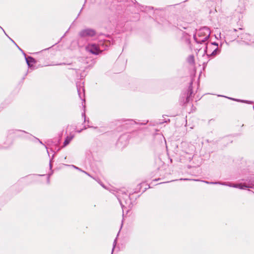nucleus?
<instances>
[{
  "instance_id": "f257e3e1",
  "label": "nucleus",
  "mask_w": 254,
  "mask_h": 254,
  "mask_svg": "<svg viewBox=\"0 0 254 254\" xmlns=\"http://www.w3.org/2000/svg\"><path fill=\"white\" fill-rule=\"evenodd\" d=\"M110 192L115 194L119 200L122 207H128L131 208L133 203L130 195H128L125 190L114 189L110 190Z\"/></svg>"
},
{
  "instance_id": "f03ea898",
  "label": "nucleus",
  "mask_w": 254,
  "mask_h": 254,
  "mask_svg": "<svg viewBox=\"0 0 254 254\" xmlns=\"http://www.w3.org/2000/svg\"><path fill=\"white\" fill-rule=\"evenodd\" d=\"M113 44V42L109 40H101L98 45L96 44H89L86 49L87 51L91 54L98 55L103 51L106 50Z\"/></svg>"
},
{
  "instance_id": "7ed1b4c3",
  "label": "nucleus",
  "mask_w": 254,
  "mask_h": 254,
  "mask_svg": "<svg viewBox=\"0 0 254 254\" xmlns=\"http://www.w3.org/2000/svg\"><path fill=\"white\" fill-rule=\"evenodd\" d=\"M210 30L208 27L204 26L200 28L197 33L198 37H203V39H196V34L193 35L195 42L198 44H202L206 42L210 37Z\"/></svg>"
},
{
  "instance_id": "20e7f679",
  "label": "nucleus",
  "mask_w": 254,
  "mask_h": 254,
  "mask_svg": "<svg viewBox=\"0 0 254 254\" xmlns=\"http://www.w3.org/2000/svg\"><path fill=\"white\" fill-rule=\"evenodd\" d=\"M96 35V31L92 28H86L81 30L78 36L81 38H92Z\"/></svg>"
},
{
  "instance_id": "39448f33",
  "label": "nucleus",
  "mask_w": 254,
  "mask_h": 254,
  "mask_svg": "<svg viewBox=\"0 0 254 254\" xmlns=\"http://www.w3.org/2000/svg\"><path fill=\"white\" fill-rule=\"evenodd\" d=\"M192 82H191L190 83L187 91L181 94V97L184 99L185 98V100L184 99L183 105H186L190 102V99L192 97Z\"/></svg>"
},
{
  "instance_id": "423d86ee",
  "label": "nucleus",
  "mask_w": 254,
  "mask_h": 254,
  "mask_svg": "<svg viewBox=\"0 0 254 254\" xmlns=\"http://www.w3.org/2000/svg\"><path fill=\"white\" fill-rule=\"evenodd\" d=\"M127 135H122L118 139L116 145L118 147L123 148L127 144Z\"/></svg>"
},
{
  "instance_id": "0eeeda50",
  "label": "nucleus",
  "mask_w": 254,
  "mask_h": 254,
  "mask_svg": "<svg viewBox=\"0 0 254 254\" xmlns=\"http://www.w3.org/2000/svg\"><path fill=\"white\" fill-rule=\"evenodd\" d=\"M76 87H77L78 96H79V98L83 101L82 102V103L83 102L85 103V100L84 98L85 90H84V87L82 85H78L77 84H76Z\"/></svg>"
},
{
  "instance_id": "6e6552de",
  "label": "nucleus",
  "mask_w": 254,
  "mask_h": 254,
  "mask_svg": "<svg viewBox=\"0 0 254 254\" xmlns=\"http://www.w3.org/2000/svg\"><path fill=\"white\" fill-rule=\"evenodd\" d=\"M227 186L231 187L239 188V189H241V190H245V189H246L247 188H251L249 185H247L246 184H234L233 185H232L231 184H227Z\"/></svg>"
},
{
  "instance_id": "1a4fd4ad",
  "label": "nucleus",
  "mask_w": 254,
  "mask_h": 254,
  "mask_svg": "<svg viewBox=\"0 0 254 254\" xmlns=\"http://www.w3.org/2000/svg\"><path fill=\"white\" fill-rule=\"evenodd\" d=\"M25 59V61L29 67H31L32 66V64H35L36 63V61L35 59L31 57V56H26L24 57Z\"/></svg>"
},
{
  "instance_id": "9d476101",
  "label": "nucleus",
  "mask_w": 254,
  "mask_h": 254,
  "mask_svg": "<svg viewBox=\"0 0 254 254\" xmlns=\"http://www.w3.org/2000/svg\"><path fill=\"white\" fill-rule=\"evenodd\" d=\"M127 122L128 123H127V124L130 125L131 126H134L135 125H146L148 122V121H147V122H144V123H137L133 120H129L127 121Z\"/></svg>"
},
{
  "instance_id": "9b49d317",
  "label": "nucleus",
  "mask_w": 254,
  "mask_h": 254,
  "mask_svg": "<svg viewBox=\"0 0 254 254\" xmlns=\"http://www.w3.org/2000/svg\"><path fill=\"white\" fill-rule=\"evenodd\" d=\"M73 138V135L67 136L64 142L63 147H65L66 146H67L70 143V142L71 141Z\"/></svg>"
},
{
  "instance_id": "f8f14e48",
  "label": "nucleus",
  "mask_w": 254,
  "mask_h": 254,
  "mask_svg": "<svg viewBox=\"0 0 254 254\" xmlns=\"http://www.w3.org/2000/svg\"><path fill=\"white\" fill-rule=\"evenodd\" d=\"M226 97L227 98V97ZM228 98H229V99H230L231 100H234V101H238V102H242V103H248V104H253V103H254L253 101H248V100L237 99H235V98H230V97H228Z\"/></svg>"
},
{
  "instance_id": "ddd939ff",
  "label": "nucleus",
  "mask_w": 254,
  "mask_h": 254,
  "mask_svg": "<svg viewBox=\"0 0 254 254\" xmlns=\"http://www.w3.org/2000/svg\"><path fill=\"white\" fill-rule=\"evenodd\" d=\"M203 182L207 184H215V185L219 184V185H223V186L227 185V183L226 182H223V183H221L220 182H208V181H204Z\"/></svg>"
},
{
  "instance_id": "4468645a",
  "label": "nucleus",
  "mask_w": 254,
  "mask_h": 254,
  "mask_svg": "<svg viewBox=\"0 0 254 254\" xmlns=\"http://www.w3.org/2000/svg\"><path fill=\"white\" fill-rule=\"evenodd\" d=\"M187 61L189 64H193L194 63V56L192 55H190L188 58Z\"/></svg>"
},
{
  "instance_id": "2eb2a0df",
  "label": "nucleus",
  "mask_w": 254,
  "mask_h": 254,
  "mask_svg": "<svg viewBox=\"0 0 254 254\" xmlns=\"http://www.w3.org/2000/svg\"><path fill=\"white\" fill-rule=\"evenodd\" d=\"M220 52V50L218 49V48H216L211 53V56H215L218 55Z\"/></svg>"
},
{
  "instance_id": "dca6fc26",
  "label": "nucleus",
  "mask_w": 254,
  "mask_h": 254,
  "mask_svg": "<svg viewBox=\"0 0 254 254\" xmlns=\"http://www.w3.org/2000/svg\"><path fill=\"white\" fill-rule=\"evenodd\" d=\"M16 131V130L14 129H9L6 132L7 136H8L11 134H14Z\"/></svg>"
},
{
  "instance_id": "f3484780",
  "label": "nucleus",
  "mask_w": 254,
  "mask_h": 254,
  "mask_svg": "<svg viewBox=\"0 0 254 254\" xmlns=\"http://www.w3.org/2000/svg\"><path fill=\"white\" fill-rule=\"evenodd\" d=\"M82 117L84 118V122H87L88 123H89V119H88L87 120H86V115H85V112H84L83 113H82Z\"/></svg>"
},
{
  "instance_id": "a211bd4d",
  "label": "nucleus",
  "mask_w": 254,
  "mask_h": 254,
  "mask_svg": "<svg viewBox=\"0 0 254 254\" xmlns=\"http://www.w3.org/2000/svg\"><path fill=\"white\" fill-rule=\"evenodd\" d=\"M233 37L232 39H233V40H235L237 38L241 37L240 34H233Z\"/></svg>"
},
{
  "instance_id": "6ab92c4d",
  "label": "nucleus",
  "mask_w": 254,
  "mask_h": 254,
  "mask_svg": "<svg viewBox=\"0 0 254 254\" xmlns=\"http://www.w3.org/2000/svg\"><path fill=\"white\" fill-rule=\"evenodd\" d=\"M72 167L73 168H74V169H75L76 170H78V171H80V172H82V171H83V170H82L81 169H80V168H79V167H76V166H74V165H72Z\"/></svg>"
},
{
  "instance_id": "aec40b11",
  "label": "nucleus",
  "mask_w": 254,
  "mask_h": 254,
  "mask_svg": "<svg viewBox=\"0 0 254 254\" xmlns=\"http://www.w3.org/2000/svg\"><path fill=\"white\" fill-rule=\"evenodd\" d=\"M16 46L22 53L24 56L26 57V54L24 53V52L17 44H16Z\"/></svg>"
},
{
  "instance_id": "412c9836",
  "label": "nucleus",
  "mask_w": 254,
  "mask_h": 254,
  "mask_svg": "<svg viewBox=\"0 0 254 254\" xmlns=\"http://www.w3.org/2000/svg\"><path fill=\"white\" fill-rule=\"evenodd\" d=\"M65 64L70 65V64H70V63H69V64H66V63H60V64H56V65H65Z\"/></svg>"
},
{
  "instance_id": "4be33fe9",
  "label": "nucleus",
  "mask_w": 254,
  "mask_h": 254,
  "mask_svg": "<svg viewBox=\"0 0 254 254\" xmlns=\"http://www.w3.org/2000/svg\"><path fill=\"white\" fill-rule=\"evenodd\" d=\"M238 31L237 29H235V28H234L232 30H230L229 31V32L231 33H232L233 32H236L237 31Z\"/></svg>"
},
{
  "instance_id": "5701e85b",
  "label": "nucleus",
  "mask_w": 254,
  "mask_h": 254,
  "mask_svg": "<svg viewBox=\"0 0 254 254\" xmlns=\"http://www.w3.org/2000/svg\"><path fill=\"white\" fill-rule=\"evenodd\" d=\"M211 44L212 45H215V46H218V44L217 42H212Z\"/></svg>"
},
{
  "instance_id": "b1692460",
  "label": "nucleus",
  "mask_w": 254,
  "mask_h": 254,
  "mask_svg": "<svg viewBox=\"0 0 254 254\" xmlns=\"http://www.w3.org/2000/svg\"><path fill=\"white\" fill-rule=\"evenodd\" d=\"M82 172H83L84 173H85V174H86L88 176H89L90 177H92V176L88 173H87V172H86L85 171H83Z\"/></svg>"
},
{
  "instance_id": "393cba45",
  "label": "nucleus",
  "mask_w": 254,
  "mask_h": 254,
  "mask_svg": "<svg viewBox=\"0 0 254 254\" xmlns=\"http://www.w3.org/2000/svg\"><path fill=\"white\" fill-rule=\"evenodd\" d=\"M5 35H6L8 37V38H9V39H10V40H11V41H12V42H13V43L15 45H16V44L15 43V42H14V41L12 39H11L9 37H8V36L6 35V33H5Z\"/></svg>"
},
{
  "instance_id": "a878e982",
  "label": "nucleus",
  "mask_w": 254,
  "mask_h": 254,
  "mask_svg": "<svg viewBox=\"0 0 254 254\" xmlns=\"http://www.w3.org/2000/svg\"><path fill=\"white\" fill-rule=\"evenodd\" d=\"M182 34H183V36L184 37H185L186 36H188V33H186V32H183Z\"/></svg>"
},
{
  "instance_id": "bb28decb",
  "label": "nucleus",
  "mask_w": 254,
  "mask_h": 254,
  "mask_svg": "<svg viewBox=\"0 0 254 254\" xmlns=\"http://www.w3.org/2000/svg\"><path fill=\"white\" fill-rule=\"evenodd\" d=\"M36 138V139H37L38 140V141L40 142V143L44 145V144L43 143V142L39 139H38L37 138Z\"/></svg>"
},
{
  "instance_id": "cd10ccee",
  "label": "nucleus",
  "mask_w": 254,
  "mask_h": 254,
  "mask_svg": "<svg viewBox=\"0 0 254 254\" xmlns=\"http://www.w3.org/2000/svg\"><path fill=\"white\" fill-rule=\"evenodd\" d=\"M196 39H203V37H198V36L197 34L196 35Z\"/></svg>"
},
{
  "instance_id": "c85d7f7f",
  "label": "nucleus",
  "mask_w": 254,
  "mask_h": 254,
  "mask_svg": "<svg viewBox=\"0 0 254 254\" xmlns=\"http://www.w3.org/2000/svg\"><path fill=\"white\" fill-rule=\"evenodd\" d=\"M51 174H49V176H48V179H47V182L48 183H49L50 182V179H49V177H50V176L51 175Z\"/></svg>"
},
{
  "instance_id": "c756f323",
  "label": "nucleus",
  "mask_w": 254,
  "mask_h": 254,
  "mask_svg": "<svg viewBox=\"0 0 254 254\" xmlns=\"http://www.w3.org/2000/svg\"><path fill=\"white\" fill-rule=\"evenodd\" d=\"M145 185L148 186V188H150L149 186L147 184H146ZM147 188H145V190H143V191H145L146 190H147Z\"/></svg>"
},
{
  "instance_id": "7c9ffc66",
  "label": "nucleus",
  "mask_w": 254,
  "mask_h": 254,
  "mask_svg": "<svg viewBox=\"0 0 254 254\" xmlns=\"http://www.w3.org/2000/svg\"><path fill=\"white\" fill-rule=\"evenodd\" d=\"M69 69H72V70H77V69H76V68H69Z\"/></svg>"
},
{
  "instance_id": "2f4dec72",
  "label": "nucleus",
  "mask_w": 254,
  "mask_h": 254,
  "mask_svg": "<svg viewBox=\"0 0 254 254\" xmlns=\"http://www.w3.org/2000/svg\"><path fill=\"white\" fill-rule=\"evenodd\" d=\"M51 161H52L51 160L50 161V167L51 169L52 168Z\"/></svg>"
},
{
  "instance_id": "473e14b6",
  "label": "nucleus",
  "mask_w": 254,
  "mask_h": 254,
  "mask_svg": "<svg viewBox=\"0 0 254 254\" xmlns=\"http://www.w3.org/2000/svg\"><path fill=\"white\" fill-rule=\"evenodd\" d=\"M0 28H1L2 30V31H3V32L5 34V32L4 30H3V29L1 26H0Z\"/></svg>"
},
{
  "instance_id": "72a5a7b5",
  "label": "nucleus",
  "mask_w": 254,
  "mask_h": 254,
  "mask_svg": "<svg viewBox=\"0 0 254 254\" xmlns=\"http://www.w3.org/2000/svg\"><path fill=\"white\" fill-rule=\"evenodd\" d=\"M180 180H188L187 179H181Z\"/></svg>"
},
{
  "instance_id": "f704fd0d",
  "label": "nucleus",
  "mask_w": 254,
  "mask_h": 254,
  "mask_svg": "<svg viewBox=\"0 0 254 254\" xmlns=\"http://www.w3.org/2000/svg\"><path fill=\"white\" fill-rule=\"evenodd\" d=\"M83 8V7H82V8H81V9L80 10V12H79V14H78V15H79L80 14V13H81V11H82V10Z\"/></svg>"
},
{
  "instance_id": "c9c22d12",
  "label": "nucleus",
  "mask_w": 254,
  "mask_h": 254,
  "mask_svg": "<svg viewBox=\"0 0 254 254\" xmlns=\"http://www.w3.org/2000/svg\"><path fill=\"white\" fill-rule=\"evenodd\" d=\"M44 146H45L46 148L47 149V152H48V153H49V152H48V148H47V147L46 146H45V145H44Z\"/></svg>"
},
{
  "instance_id": "e433bc0d",
  "label": "nucleus",
  "mask_w": 254,
  "mask_h": 254,
  "mask_svg": "<svg viewBox=\"0 0 254 254\" xmlns=\"http://www.w3.org/2000/svg\"><path fill=\"white\" fill-rule=\"evenodd\" d=\"M149 8L150 9H153V7H149Z\"/></svg>"
},
{
  "instance_id": "4c0bfd02",
  "label": "nucleus",
  "mask_w": 254,
  "mask_h": 254,
  "mask_svg": "<svg viewBox=\"0 0 254 254\" xmlns=\"http://www.w3.org/2000/svg\"><path fill=\"white\" fill-rule=\"evenodd\" d=\"M178 180H172L171 182L176 181H178Z\"/></svg>"
},
{
  "instance_id": "58836bf2",
  "label": "nucleus",
  "mask_w": 254,
  "mask_h": 254,
  "mask_svg": "<svg viewBox=\"0 0 254 254\" xmlns=\"http://www.w3.org/2000/svg\"><path fill=\"white\" fill-rule=\"evenodd\" d=\"M83 129H82V130H83ZM81 130H82V129H81V130H80L78 131V132H80L81 131Z\"/></svg>"
},
{
  "instance_id": "ea45409f",
  "label": "nucleus",
  "mask_w": 254,
  "mask_h": 254,
  "mask_svg": "<svg viewBox=\"0 0 254 254\" xmlns=\"http://www.w3.org/2000/svg\"><path fill=\"white\" fill-rule=\"evenodd\" d=\"M144 185V183H143V184H140L139 186H140V185Z\"/></svg>"
},
{
  "instance_id": "a19ab883",
  "label": "nucleus",
  "mask_w": 254,
  "mask_h": 254,
  "mask_svg": "<svg viewBox=\"0 0 254 254\" xmlns=\"http://www.w3.org/2000/svg\"><path fill=\"white\" fill-rule=\"evenodd\" d=\"M19 131H22V132H25V131H23V130H19Z\"/></svg>"
},
{
  "instance_id": "79ce46f5",
  "label": "nucleus",
  "mask_w": 254,
  "mask_h": 254,
  "mask_svg": "<svg viewBox=\"0 0 254 254\" xmlns=\"http://www.w3.org/2000/svg\"><path fill=\"white\" fill-rule=\"evenodd\" d=\"M239 30H242V28H239Z\"/></svg>"
},
{
  "instance_id": "37998d69",
  "label": "nucleus",
  "mask_w": 254,
  "mask_h": 254,
  "mask_svg": "<svg viewBox=\"0 0 254 254\" xmlns=\"http://www.w3.org/2000/svg\"><path fill=\"white\" fill-rule=\"evenodd\" d=\"M49 48H47V49H45L44 50H48Z\"/></svg>"
},
{
  "instance_id": "c03bdc74",
  "label": "nucleus",
  "mask_w": 254,
  "mask_h": 254,
  "mask_svg": "<svg viewBox=\"0 0 254 254\" xmlns=\"http://www.w3.org/2000/svg\"><path fill=\"white\" fill-rule=\"evenodd\" d=\"M183 28L185 29H187V28L185 27H184Z\"/></svg>"
},
{
  "instance_id": "a18cd8bd",
  "label": "nucleus",
  "mask_w": 254,
  "mask_h": 254,
  "mask_svg": "<svg viewBox=\"0 0 254 254\" xmlns=\"http://www.w3.org/2000/svg\"><path fill=\"white\" fill-rule=\"evenodd\" d=\"M83 129H86V127H84Z\"/></svg>"
},
{
  "instance_id": "49530a36",
  "label": "nucleus",
  "mask_w": 254,
  "mask_h": 254,
  "mask_svg": "<svg viewBox=\"0 0 254 254\" xmlns=\"http://www.w3.org/2000/svg\"><path fill=\"white\" fill-rule=\"evenodd\" d=\"M2 148H3V147H2V146L0 147V149Z\"/></svg>"
},
{
  "instance_id": "de8ad7c7",
  "label": "nucleus",
  "mask_w": 254,
  "mask_h": 254,
  "mask_svg": "<svg viewBox=\"0 0 254 254\" xmlns=\"http://www.w3.org/2000/svg\"><path fill=\"white\" fill-rule=\"evenodd\" d=\"M253 108L254 109V106H253Z\"/></svg>"
}]
</instances>
